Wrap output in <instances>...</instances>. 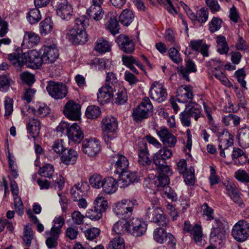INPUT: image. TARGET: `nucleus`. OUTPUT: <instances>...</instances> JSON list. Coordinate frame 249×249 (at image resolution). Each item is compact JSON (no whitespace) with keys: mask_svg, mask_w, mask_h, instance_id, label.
<instances>
[{"mask_svg":"<svg viewBox=\"0 0 249 249\" xmlns=\"http://www.w3.org/2000/svg\"><path fill=\"white\" fill-rule=\"evenodd\" d=\"M137 204L135 199H124L115 204L113 212L121 219H126L132 215L134 206Z\"/></svg>","mask_w":249,"mask_h":249,"instance_id":"obj_3","label":"nucleus"},{"mask_svg":"<svg viewBox=\"0 0 249 249\" xmlns=\"http://www.w3.org/2000/svg\"><path fill=\"white\" fill-rule=\"evenodd\" d=\"M239 144L244 148L249 147V126L244 125L239 129L238 131Z\"/></svg>","mask_w":249,"mask_h":249,"instance_id":"obj_27","label":"nucleus"},{"mask_svg":"<svg viewBox=\"0 0 249 249\" xmlns=\"http://www.w3.org/2000/svg\"><path fill=\"white\" fill-rule=\"evenodd\" d=\"M134 18L133 12L129 9H124L119 17V21L125 26H128Z\"/></svg>","mask_w":249,"mask_h":249,"instance_id":"obj_33","label":"nucleus"},{"mask_svg":"<svg viewBox=\"0 0 249 249\" xmlns=\"http://www.w3.org/2000/svg\"><path fill=\"white\" fill-rule=\"evenodd\" d=\"M86 185V183H77L71 188V194L74 201L84 196L85 192L84 186Z\"/></svg>","mask_w":249,"mask_h":249,"instance_id":"obj_36","label":"nucleus"},{"mask_svg":"<svg viewBox=\"0 0 249 249\" xmlns=\"http://www.w3.org/2000/svg\"><path fill=\"white\" fill-rule=\"evenodd\" d=\"M53 221L54 224L51 228V231L60 234L61 232V228L65 223L64 218L61 216L56 217Z\"/></svg>","mask_w":249,"mask_h":249,"instance_id":"obj_55","label":"nucleus"},{"mask_svg":"<svg viewBox=\"0 0 249 249\" xmlns=\"http://www.w3.org/2000/svg\"><path fill=\"white\" fill-rule=\"evenodd\" d=\"M66 37L73 44H83L88 40V35L85 30L78 28H71L65 31Z\"/></svg>","mask_w":249,"mask_h":249,"instance_id":"obj_9","label":"nucleus"},{"mask_svg":"<svg viewBox=\"0 0 249 249\" xmlns=\"http://www.w3.org/2000/svg\"><path fill=\"white\" fill-rule=\"evenodd\" d=\"M82 147L84 153L90 157L97 155L101 150L99 140L92 138L85 140L82 142Z\"/></svg>","mask_w":249,"mask_h":249,"instance_id":"obj_12","label":"nucleus"},{"mask_svg":"<svg viewBox=\"0 0 249 249\" xmlns=\"http://www.w3.org/2000/svg\"><path fill=\"white\" fill-rule=\"evenodd\" d=\"M172 156V150L163 146L153 156V161L157 167L158 172V176L154 178V183L158 186H164L170 181L169 177L172 175V171L167 164L166 160Z\"/></svg>","mask_w":249,"mask_h":249,"instance_id":"obj_1","label":"nucleus"},{"mask_svg":"<svg viewBox=\"0 0 249 249\" xmlns=\"http://www.w3.org/2000/svg\"><path fill=\"white\" fill-rule=\"evenodd\" d=\"M27 128L32 137L35 138L39 134L40 123L38 119L31 118L28 122Z\"/></svg>","mask_w":249,"mask_h":249,"instance_id":"obj_30","label":"nucleus"},{"mask_svg":"<svg viewBox=\"0 0 249 249\" xmlns=\"http://www.w3.org/2000/svg\"><path fill=\"white\" fill-rule=\"evenodd\" d=\"M234 177L237 180L241 182L249 183V174L245 170H238L235 172Z\"/></svg>","mask_w":249,"mask_h":249,"instance_id":"obj_56","label":"nucleus"},{"mask_svg":"<svg viewBox=\"0 0 249 249\" xmlns=\"http://www.w3.org/2000/svg\"><path fill=\"white\" fill-rule=\"evenodd\" d=\"M40 41V37L36 34L32 32L25 33L22 45L26 44L28 47H32L37 45Z\"/></svg>","mask_w":249,"mask_h":249,"instance_id":"obj_31","label":"nucleus"},{"mask_svg":"<svg viewBox=\"0 0 249 249\" xmlns=\"http://www.w3.org/2000/svg\"><path fill=\"white\" fill-rule=\"evenodd\" d=\"M228 223L223 217L214 219L212 228L210 236L212 238H216L222 240L225 237L226 230L228 229Z\"/></svg>","mask_w":249,"mask_h":249,"instance_id":"obj_7","label":"nucleus"},{"mask_svg":"<svg viewBox=\"0 0 249 249\" xmlns=\"http://www.w3.org/2000/svg\"><path fill=\"white\" fill-rule=\"evenodd\" d=\"M114 87L109 85H105L99 89L97 93V100L100 104L104 105L108 103L113 98Z\"/></svg>","mask_w":249,"mask_h":249,"instance_id":"obj_15","label":"nucleus"},{"mask_svg":"<svg viewBox=\"0 0 249 249\" xmlns=\"http://www.w3.org/2000/svg\"><path fill=\"white\" fill-rule=\"evenodd\" d=\"M101 114L99 107L95 105L89 106L86 110V116L89 119H94L98 118Z\"/></svg>","mask_w":249,"mask_h":249,"instance_id":"obj_47","label":"nucleus"},{"mask_svg":"<svg viewBox=\"0 0 249 249\" xmlns=\"http://www.w3.org/2000/svg\"><path fill=\"white\" fill-rule=\"evenodd\" d=\"M89 25V20L85 15L80 16L75 20L74 27L76 29H81L85 30V27Z\"/></svg>","mask_w":249,"mask_h":249,"instance_id":"obj_52","label":"nucleus"},{"mask_svg":"<svg viewBox=\"0 0 249 249\" xmlns=\"http://www.w3.org/2000/svg\"><path fill=\"white\" fill-rule=\"evenodd\" d=\"M116 42L120 49L125 53H131L134 51V42L126 36L119 35L116 39Z\"/></svg>","mask_w":249,"mask_h":249,"instance_id":"obj_19","label":"nucleus"},{"mask_svg":"<svg viewBox=\"0 0 249 249\" xmlns=\"http://www.w3.org/2000/svg\"><path fill=\"white\" fill-rule=\"evenodd\" d=\"M80 106L72 100L68 101L65 106L63 112L65 115L71 120H77L80 117Z\"/></svg>","mask_w":249,"mask_h":249,"instance_id":"obj_13","label":"nucleus"},{"mask_svg":"<svg viewBox=\"0 0 249 249\" xmlns=\"http://www.w3.org/2000/svg\"><path fill=\"white\" fill-rule=\"evenodd\" d=\"M118 127L116 119L111 116L104 117L101 123L103 131H115Z\"/></svg>","mask_w":249,"mask_h":249,"instance_id":"obj_28","label":"nucleus"},{"mask_svg":"<svg viewBox=\"0 0 249 249\" xmlns=\"http://www.w3.org/2000/svg\"><path fill=\"white\" fill-rule=\"evenodd\" d=\"M94 209L99 210L101 213L105 212L108 207L107 200L103 196H98L94 202Z\"/></svg>","mask_w":249,"mask_h":249,"instance_id":"obj_49","label":"nucleus"},{"mask_svg":"<svg viewBox=\"0 0 249 249\" xmlns=\"http://www.w3.org/2000/svg\"><path fill=\"white\" fill-rule=\"evenodd\" d=\"M230 136H223L218 139L219 149H227L232 144V139L230 138Z\"/></svg>","mask_w":249,"mask_h":249,"instance_id":"obj_61","label":"nucleus"},{"mask_svg":"<svg viewBox=\"0 0 249 249\" xmlns=\"http://www.w3.org/2000/svg\"><path fill=\"white\" fill-rule=\"evenodd\" d=\"M107 29L113 35L119 33V25L118 22L114 16H111L107 21Z\"/></svg>","mask_w":249,"mask_h":249,"instance_id":"obj_46","label":"nucleus"},{"mask_svg":"<svg viewBox=\"0 0 249 249\" xmlns=\"http://www.w3.org/2000/svg\"><path fill=\"white\" fill-rule=\"evenodd\" d=\"M153 109V106L149 99L144 97L141 103L133 110V118L137 122L142 121L148 117L149 113Z\"/></svg>","mask_w":249,"mask_h":249,"instance_id":"obj_4","label":"nucleus"},{"mask_svg":"<svg viewBox=\"0 0 249 249\" xmlns=\"http://www.w3.org/2000/svg\"><path fill=\"white\" fill-rule=\"evenodd\" d=\"M213 75L219 81H220L222 84L225 86L230 87L231 83L228 80V78L225 76L224 73L220 71H218L216 68H214V70L212 71Z\"/></svg>","mask_w":249,"mask_h":249,"instance_id":"obj_58","label":"nucleus"},{"mask_svg":"<svg viewBox=\"0 0 249 249\" xmlns=\"http://www.w3.org/2000/svg\"><path fill=\"white\" fill-rule=\"evenodd\" d=\"M178 72L179 75L187 81H189V74L191 72L196 71V64L191 59L185 60V66L178 67L177 68Z\"/></svg>","mask_w":249,"mask_h":249,"instance_id":"obj_20","label":"nucleus"},{"mask_svg":"<svg viewBox=\"0 0 249 249\" xmlns=\"http://www.w3.org/2000/svg\"><path fill=\"white\" fill-rule=\"evenodd\" d=\"M168 234L163 228L159 227L156 228L153 233V239L159 244H163L167 240Z\"/></svg>","mask_w":249,"mask_h":249,"instance_id":"obj_38","label":"nucleus"},{"mask_svg":"<svg viewBox=\"0 0 249 249\" xmlns=\"http://www.w3.org/2000/svg\"><path fill=\"white\" fill-rule=\"evenodd\" d=\"M46 89L49 94L55 99H62L68 93V89L65 84L53 81L49 82Z\"/></svg>","mask_w":249,"mask_h":249,"instance_id":"obj_8","label":"nucleus"},{"mask_svg":"<svg viewBox=\"0 0 249 249\" xmlns=\"http://www.w3.org/2000/svg\"><path fill=\"white\" fill-rule=\"evenodd\" d=\"M53 28V23L51 18H47L39 24V31L42 35H46L50 33Z\"/></svg>","mask_w":249,"mask_h":249,"instance_id":"obj_40","label":"nucleus"},{"mask_svg":"<svg viewBox=\"0 0 249 249\" xmlns=\"http://www.w3.org/2000/svg\"><path fill=\"white\" fill-rule=\"evenodd\" d=\"M114 166L116 169L115 172L120 174L127 170L129 162L127 159L123 155L117 154L114 157Z\"/></svg>","mask_w":249,"mask_h":249,"instance_id":"obj_24","label":"nucleus"},{"mask_svg":"<svg viewBox=\"0 0 249 249\" xmlns=\"http://www.w3.org/2000/svg\"><path fill=\"white\" fill-rule=\"evenodd\" d=\"M41 51L43 52L41 55L42 61L45 63L54 62L59 56L58 51L55 45L45 46Z\"/></svg>","mask_w":249,"mask_h":249,"instance_id":"obj_14","label":"nucleus"},{"mask_svg":"<svg viewBox=\"0 0 249 249\" xmlns=\"http://www.w3.org/2000/svg\"><path fill=\"white\" fill-rule=\"evenodd\" d=\"M27 18L31 24L38 22L41 18L39 10L36 8L31 9L28 13Z\"/></svg>","mask_w":249,"mask_h":249,"instance_id":"obj_48","label":"nucleus"},{"mask_svg":"<svg viewBox=\"0 0 249 249\" xmlns=\"http://www.w3.org/2000/svg\"><path fill=\"white\" fill-rule=\"evenodd\" d=\"M61 160L63 163L67 165L74 164L77 159V152L71 148H67L60 155Z\"/></svg>","mask_w":249,"mask_h":249,"instance_id":"obj_21","label":"nucleus"},{"mask_svg":"<svg viewBox=\"0 0 249 249\" xmlns=\"http://www.w3.org/2000/svg\"><path fill=\"white\" fill-rule=\"evenodd\" d=\"M201 212L203 217L207 220H211L213 219V211L208 205L205 203L201 207Z\"/></svg>","mask_w":249,"mask_h":249,"instance_id":"obj_62","label":"nucleus"},{"mask_svg":"<svg viewBox=\"0 0 249 249\" xmlns=\"http://www.w3.org/2000/svg\"><path fill=\"white\" fill-rule=\"evenodd\" d=\"M216 43L217 51L220 54H226L228 52L229 47L224 36H218L217 37Z\"/></svg>","mask_w":249,"mask_h":249,"instance_id":"obj_44","label":"nucleus"},{"mask_svg":"<svg viewBox=\"0 0 249 249\" xmlns=\"http://www.w3.org/2000/svg\"><path fill=\"white\" fill-rule=\"evenodd\" d=\"M157 223L159 226L166 227L169 223V220L164 214L163 212L161 210L160 212L156 216V218L152 221Z\"/></svg>","mask_w":249,"mask_h":249,"instance_id":"obj_57","label":"nucleus"},{"mask_svg":"<svg viewBox=\"0 0 249 249\" xmlns=\"http://www.w3.org/2000/svg\"><path fill=\"white\" fill-rule=\"evenodd\" d=\"M168 53L169 57L174 63L178 64L182 61L180 53L176 48L174 47L170 48Z\"/></svg>","mask_w":249,"mask_h":249,"instance_id":"obj_60","label":"nucleus"},{"mask_svg":"<svg viewBox=\"0 0 249 249\" xmlns=\"http://www.w3.org/2000/svg\"><path fill=\"white\" fill-rule=\"evenodd\" d=\"M129 233L136 237L143 235L147 230V224L137 218H132L128 220Z\"/></svg>","mask_w":249,"mask_h":249,"instance_id":"obj_10","label":"nucleus"},{"mask_svg":"<svg viewBox=\"0 0 249 249\" xmlns=\"http://www.w3.org/2000/svg\"><path fill=\"white\" fill-rule=\"evenodd\" d=\"M149 95L152 99L158 103L163 102L167 97L166 89L157 82H154L151 85Z\"/></svg>","mask_w":249,"mask_h":249,"instance_id":"obj_11","label":"nucleus"},{"mask_svg":"<svg viewBox=\"0 0 249 249\" xmlns=\"http://www.w3.org/2000/svg\"><path fill=\"white\" fill-rule=\"evenodd\" d=\"M87 14L91 18L96 21L101 20L104 15L101 6H95V5L90 6L87 10Z\"/></svg>","mask_w":249,"mask_h":249,"instance_id":"obj_35","label":"nucleus"},{"mask_svg":"<svg viewBox=\"0 0 249 249\" xmlns=\"http://www.w3.org/2000/svg\"><path fill=\"white\" fill-rule=\"evenodd\" d=\"M183 231L185 233H190L196 243L201 241L202 232L200 226L196 224L192 227L189 221H185L184 223Z\"/></svg>","mask_w":249,"mask_h":249,"instance_id":"obj_17","label":"nucleus"},{"mask_svg":"<svg viewBox=\"0 0 249 249\" xmlns=\"http://www.w3.org/2000/svg\"><path fill=\"white\" fill-rule=\"evenodd\" d=\"M185 110L196 121L201 116V107L196 103L189 104Z\"/></svg>","mask_w":249,"mask_h":249,"instance_id":"obj_34","label":"nucleus"},{"mask_svg":"<svg viewBox=\"0 0 249 249\" xmlns=\"http://www.w3.org/2000/svg\"><path fill=\"white\" fill-rule=\"evenodd\" d=\"M124 241L123 238L117 236L111 240L107 249H124Z\"/></svg>","mask_w":249,"mask_h":249,"instance_id":"obj_45","label":"nucleus"},{"mask_svg":"<svg viewBox=\"0 0 249 249\" xmlns=\"http://www.w3.org/2000/svg\"><path fill=\"white\" fill-rule=\"evenodd\" d=\"M119 175L120 177L118 183L121 188H125L131 183L139 181V178L135 172L127 171L126 170Z\"/></svg>","mask_w":249,"mask_h":249,"instance_id":"obj_18","label":"nucleus"},{"mask_svg":"<svg viewBox=\"0 0 249 249\" xmlns=\"http://www.w3.org/2000/svg\"><path fill=\"white\" fill-rule=\"evenodd\" d=\"M209 11L207 8L202 7L197 11L196 14V20L199 23H205L208 20Z\"/></svg>","mask_w":249,"mask_h":249,"instance_id":"obj_54","label":"nucleus"},{"mask_svg":"<svg viewBox=\"0 0 249 249\" xmlns=\"http://www.w3.org/2000/svg\"><path fill=\"white\" fill-rule=\"evenodd\" d=\"M33 239V232L32 229L30 227H26L24 228L23 240L27 247H29L31 246Z\"/></svg>","mask_w":249,"mask_h":249,"instance_id":"obj_59","label":"nucleus"},{"mask_svg":"<svg viewBox=\"0 0 249 249\" xmlns=\"http://www.w3.org/2000/svg\"><path fill=\"white\" fill-rule=\"evenodd\" d=\"M114 100L116 104L122 105L125 103L127 100L125 89L122 85H117L113 88Z\"/></svg>","mask_w":249,"mask_h":249,"instance_id":"obj_25","label":"nucleus"},{"mask_svg":"<svg viewBox=\"0 0 249 249\" xmlns=\"http://www.w3.org/2000/svg\"><path fill=\"white\" fill-rule=\"evenodd\" d=\"M52 4L56 8L57 15L62 19L68 21L71 18L73 8L68 0H53Z\"/></svg>","mask_w":249,"mask_h":249,"instance_id":"obj_5","label":"nucleus"},{"mask_svg":"<svg viewBox=\"0 0 249 249\" xmlns=\"http://www.w3.org/2000/svg\"><path fill=\"white\" fill-rule=\"evenodd\" d=\"M231 234L237 241H245L249 236V223L244 220H239L233 226Z\"/></svg>","mask_w":249,"mask_h":249,"instance_id":"obj_6","label":"nucleus"},{"mask_svg":"<svg viewBox=\"0 0 249 249\" xmlns=\"http://www.w3.org/2000/svg\"><path fill=\"white\" fill-rule=\"evenodd\" d=\"M193 98V92L190 87L181 86L177 91L176 100L180 103H186Z\"/></svg>","mask_w":249,"mask_h":249,"instance_id":"obj_22","label":"nucleus"},{"mask_svg":"<svg viewBox=\"0 0 249 249\" xmlns=\"http://www.w3.org/2000/svg\"><path fill=\"white\" fill-rule=\"evenodd\" d=\"M50 109L49 107L44 104H41L36 107V109H34L35 114L41 117L46 116L49 113Z\"/></svg>","mask_w":249,"mask_h":249,"instance_id":"obj_64","label":"nucleus"},{"mask_svg":"<svg viewBox=\"0 0 249 249\" xmlns=\"http://www.w3.org/2000/svg\"><path fill=\"white\" fill-rule=\"evenodd\" d=\"M139 160L138 162L142 165L145 166L151 163V160L148 157L149 153L145 142H139Z\"/></svg>","mask_w":249,"mask_h":249,"instance_id":"obj_26","label":"nucleus"},{"mask_svg":"<svg viewBox=\"0 0 249 249\" xmlns=\"http://www.w3.org/2000/svg\"><path fill=\"white\" fill-rule=\"evenodd\" d=\"M10 79L5 74L0 76V91H6L10 86Z\"/></svg>","mask_w":249,"mask_h":249,"instance_id":"obj_63","label":"nucleus"},{"mask_svg":"<svg viewBox=\"0 0 249 249\" xmlns=\"http://www.w3.org/2000/svg\"><path fill=\"white\" fill-rule=\"evenodd\" d=\"M232 158L234 163L236 164H242L247 161V157L244 151L237 147L233 148Z\"/></svg>","mask_w":249,"mask_h":249,"instance_id":"obj_37","label":"nucleus"},{"mask_svg":"<svg viewBox=\"0 0 249 249\" xmlns=\"http://www.w3.org/2000/svg\"><path fill=\"white\" fill-rule=\"evenodd\" d=\"M222 23V20L218 17H213L209 23V29L211 33H213L218 31Z\"/></svg>","mask_w":249,"mask_h":249,"instance_id":"obj_51","label":"nucleus"},{"mask_svg":"<svg viewBox=\"0 0 249 249\" xmlns=\"http://www.w3.org/2000/svg\"><path fill=\"white\" fill-rule=\"evenodd\" d=\"M67 136L70 142L75 143L80 142L84 138L83 133L76 123H73L71 125V128Z\"/></svg>","mask_w":249,"mask_h":249,"instance_id":"obj_23","label":"nucleus"},{"mask_svg":"<svg viewBox=\"0 0 249 249\" xmlns=\"http://www.w3.org/2000/svg\"><path fill=\"white\" fill-rule=\"evenodd\" d=\"M161 209L155 205L149 206L145 210V218L150 222H152L156 216L160 212Z\"/></svg>","mask_w":249,"mask_h":249,"instance_id":"obj_39","label":"nucleus"},{"mask_svg":"<svg viewBox=\"0 0 249 249\" xmlns=\"http://www.w3.org/2000/svg\"><path fill=\"white\" fill-rule=\"evenodd\" d=\"M157 134L165 147H174L177 142L176 137L167 128H161Z\"/></svg>","mask_w":249,"mask_h":249,"instance_id":"obj_16","label":"nucleus"},{"mask_svg":"<svg viewBox=\"0 0 249 249\" xmlns=\"http://www.w3.org/2000/svg\"><path fill=\"white\" fill-rule=\"evenodd\" d=\"M95 49L100 53H105L109 51L110 45L108 41L105 40L103 38H100L97 40Z\"/></svg>","mask_w":249,"mask_h":249,"instance_id":"obj_50","label":"nucleus"},{"mask_svg":"<svg viewBox=\"0 0 249 249\" xmlns=\"http://www.w3.org/2000/svg\"><path fill=\"white\" fill-rule=\"evenodd\" d=\"M209 123L211 125L210 127L211 130L215 134L218 139L223 137V136H230V134L226 129L215 124L213 120V122Z\"/></svg>","mask_w":249,"mask_h":249,"instance_id":"obj_41","label":"nucleus"},{"mask_svg":"<svg viewBox=\"0 0 249 249\" xmlns=\"http://www.w3.org/2000/svg\"><path fill=\"white\" fill-rule=\"evenodd\" d=\"M129 228H130V227L128 224V220L127 221L125 219H122V220L117 221L114 224L112 230L113 232L119 235L124 234L126 232H129Z\"/></svg>","mask_w":249,"mask_h":249,"instance_id":"obj_32","label":"nucleus"},{"mask_svg":"<svg viewBox=\"0 0 249 249\" xmlns=\"http://www.w3.org/2000/svg\"><path fill=\"white\" fill-rule=\"evenodd\" d=\"M45 233L48 234H50V236L47 238L46 240V244L49 249L55 248L57 245V239L59 237V234L54 232L53 231H46Z\"/></svg>","mask_w":249,"mask_h":249,"instance_id":"obj_42","label":"nucleus"},{"mask_svg":"<svg viewBox=\"0 0 249 249\" xmlns=\"http://www.w3.org/2000/svg\"><path fill=\"white\" fill-rule=\"evenodd\" d=\"M118 185V182L114 178L108 177L104 178L102 187L106 194H111L117 191Z\"/></svg>","mask_w":249,"mask_h":249,"instance_id":"obj_29","label":"nucleus"},{"mask_svg":"<svg viewBox=\"0 0 249 249\" xmlns=\"http://www.w3.org/2000/svg\"><path fill=\"white\" fill-rule=\"evenodd\" d=\"M8 59L18 69L23 65L32 69H37L43 62L40 53L35 50L23 53L22 50L18 48L16 52L8 55Z\"/></svg>","mask_w":249,"mask_h":249,"instance_id":"obj_2","label":"nucleus"},{"mask_svg":"<svg viewBox=\"0 0 249 249\" xmlns=\"http://www.w3.org/2000/svg\"><path fill=\"white\" fill-rule=\"evenodd\" d=\"M54 170L53 166L50 163L45 164L42 167H40L38 174L45 178H51L54 174Z\"/></svg>","mask_w":249,"mask_h":249,"instance_id":"obj_43","label":"nucleus"},{"mask_svg":"<svg viewBox=\"0 0 249 249\" xmlns=\"http://www.w3.org/2000/svg\"><path fill=\"white\" fill-rule=\"evenodd\" d=\"M89 181L92 187L99 189L102 187L104 178L99 175L94 174L90 178Z\"/></svg>","mask_w":249,"mask_h":249,"instance_id":"obj_53","label":"nucleus"}]
</instances>
